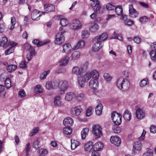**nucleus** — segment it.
Segmentation results:
<instances>
[{
  "instance_id": "nucleus-64",
  "label": "nucleus",
  "mask_w": 156,
  "mask_h": 156,
  "mask_svg": "<svg viewBox=\"0 0 156 156\" xmlns=\"http://www.w3.org/2000/svg\"><path fill=\"white\" fill-rule=\"evenodd\" d=\"M150 130L151 133H155L156 132V127L154 125H151L150 128Z\"/></svg>"
},
{
  "instance_id": "nucleus-42",
  "label": "nucleus",
  "mask_w": 156,
  "mask_h": 156,
  "mask_svg": "<svg viewBox=\"0 0 156 156\" xmlns=\"http://www.w3.org/2000/svg\"><path fill=\"white\" fill-rule=\"evenodd\" d=\"M63 130V133L67 135L70 134L72 132V129L69 126L64 128Z\"/></svg>"
},
{
  "instance_id": "nucleus-34",
  "label": "nucleus",
  "mask_w": 156,
  "mask_h": 156,
  "mask_svg": "<svg viewBox=\"0 0 156 156\" xmlns=\"http://www.w3.org/2000/svg\"><path fill=\"white\" fill-rule=\"evenodd\" d=\"M123 117L124 119L126 121H129L131 118V115L130 113H129L128 110L125 111L123 114Z\"/></svg>"
},
{
  "instance_id": "nucleus-38",
  "label": "nucleus",
  "mask_w": 156,
  "mask_h": 156,
  "mask_svg": "<svg viewBox=\"0 0 156 156\" xmlns=\"http://www.w3.org/2000/svg\"><path fill=\"white\" fill-rule=\"evenodd\" d=\"M115 12L118 15H121L122 13V9L121 6H117L115 8Z\"/></svg>"
},
{
  "instance_id": "nucleus-1",
  "label": "nucleus",
  "mask_w": 156,
  "mask_h": 156,
  "mask_svg": "<svg viewBox=\"0 0 156 156\" xmlns=\"http://www.w3.org/2000/svg\"><path fill=\"white\" fill-rule=\"evenodd\" d=\"M129 81L126 79L122 77L119 78L116 83L117 87L123 91H126L128 89L129 87Z\"/></svg>"
},
{
  "instance_id": "nucleus-61",
  "label": "nucleus",
  "mask_w": 156,
  "mask_h": 156,
  "mask_svg": "<svg viewBox=\"0 0 156 156\" xmlns=\"http://www.w3.org/2000/svg\"><path fill=\"white\" fill-rule=\"evenodd\" d=\"M94 12L93 13H92L90 15V17L91 19H94L95 18L97 15V12L98 11H99V10H98L97 9H94Z\"/></svg>"
},
{
  "instance_id": "nucleus-15",
  "label": "nucleus",
  "mask_w": 156,
  "mask_h": 156,
  "mask_svg": "<svg viewBox=\"0 0 156 156\" xmlns=\"http://www.w3.org/2000/svg\"><path fill=\"white\" fill-rule=\"evenodd\" d=\"M83 68H80L78 66L74 67L72 70V73L76 75H80L83 73Z\"/></svg>"
},
{
  "instance_id": "nucleus-19",
  "label": "nucleus",
  "mask_w": 156,
  "mask_h": 156,
  "mask_svg": "<svg viewBox=\"0 0 156 156\" xmlns=\"http://www.w3.org/2000/svg\"><path fill=\"white\" fill-rule=\"evenodd\" d=\"M108 37V34L106 33H103L99 36H97L95 38L98 42L101 43L102 41H105Z\"/></svg>"
},
{
  "instance_id": "nucleus-48",
  "label": "nucleus",
  "mask_w": 156,
  "mask_h": 156,
  "mask_svg": "<svg viewBox=\"0 0 156 156\" xmlns=\"http://www.w3.org/2000/svg\"><path fill=\"white\" fill-rule=\"evenodd\" d=\"M90 35V32L87 30H83L82 32V38H88Z\"/></svg>"
},
{
  "instance_id": "nucleus-4",
  "label": "nucleus",
  "mask_w": 156,
  "mask_h": 156,
  "mask_svg": "<svg viewBox=\"0 0 156 156\" xmlns=\"http://www.w3.org/2000/svg\"><path fill=\"white\" fill-rule=\"evenodd\" d=\"M65 31L58 33L55 36V43L57 44H60L62 43L64 41V37L63 34Z\"/></svg>"
},
{
  "instance_id": "nucleus-51",
  "label": "nucleus",
  "mask_w": 156,
  "mask_h": 156,
  "mask_svg": "<svg viewBox=\"0 0 156 156\" xmlns=\"http://www.w3.org/2000/svg\"><path fill=\"white\" fill-rule=\"evenodd\" d=\"M50 73L49 70H48L44 72L40 76V78L41 80H43L45 79L47 75Z\"/></svg>"
},
{
  "instance_id": "nucleus-20",
  "label": "nucleus",
  "mask_w": 156,
  "mask_h": 156,
  "mask_svg": "<svg viewBox=\"0 0 156 156\" xmlns=\"http://www.w3.org/2000/svg\"><path fill=\"white\" fill-rule=\"evenodd\" d=\"M8 40L5 37H2L0 40V47L3 46L5 48L8 47Z\"/></svg>"
},
{
  "instance_id": "nucleus-11",
  "label": "nucleus",
  "mask_w": 156,
  "mask_h": 156,
  "mask_svg": "<svg viewBox=\"0 0 156 156\" xmlns=\"http://www.w3.org/2000/svg\"><path fill=\"white\" fill-rule=\"evenodd\" d=\"M40 12L38 10L35 9L32 12L31 14V18L34 20H37L40 19V17L41 15Z\"/></svg>"
},
{
  "instance_id": "nucleus-29",
  "label": "nucleus",
  "mask_w": 156,
  "mask_h": 156,
  "mask_svg": "<svg viewBox=\"0 0 156 156\" xmlns=\"http://www.w3.org/2000/svg\"><path fill=\"white\" fill-rule=\"evenodd\" d=\"M72 47L71 44L69 43H67L63 46V50L62 52L63 53H68L69 52L71 49Z\"/></svg>"
},
{
  "instance_id": "nucleus-24",
  "label": "nucleus",
  "mask_w": 156,
  "mask_h": 156,
  "mask_svg": "<svg viewBox=\"0 0 156 156\" xmlns=\"http://www.w3.org/2000/svg\"><path fill=\"white\" fill-rule=\"evenodd\" d=\"M85 45V42L83 40L80 41L73 48V49L77 50L83 47Z\"/></svg>"
},
{
  "instance_id": "nucleus-56",
  "label": "nucleus",
  "mask_w": 156,
  "mask_h": 156,
  "mask_svg": "<svg viewBox=\"0 0 156 156\" xmlns=\"http://www.w3.org/2000/svg\"><path fill=\"white\" fill-rule=\"evenodd\" d=\"M26 95L25 91L24 90H22L19 91L18 97L20 98H22L25 97Z\"/></svg>"
},
{
  "instance_id": "nucleus-44",
  "label": "nucleus",
  "mask_w": 156,
  "mask_h": 156,
  "mask_svg": "<svg viewBox=\"0 0 156 156\" xmlns=\"http://www.w3.org/2000/svg\"><path fill=\"white\" fill-rule=\"evenodd\" d=\"M48 153V151L46 149L41 148L39 149V154L40 156H44Z\"/></svg>"
},
{
  "instance_id": "nucleus-2",
  "label": "nucleus",
  "mask_w": 156,
  "mask_h": 156,
  "mask_svg": "<svg viewBox=\"0 0 156 156\" xmlns=\"http://www.w3.org/2000/svg\"><path fill=\"white\" fill-rule=\"evenodd\" d=\"M90 78V74L89 72H87L81 78L78 77V81L80 86L81 87H83L84 86L85 83L87 82Z\"/></svg>"
},
{
  "instance_id": "nucleus-49",
  "label": "nucleus",
  "mask_w": 156,
  "mask_h": 156,
  "mask_svg": "<svg viewBox=\"0 0 156 156\" xmlns=\"http://www.w3.org/2000/svg\"><path fill=\"white\" fill-rule=\"evenodd\" d=\"M148 83V81L147 79H144L140 82V85L141 87H144Z\"/></svg>"
},
{
  "instance_id": "nucleus-59",
  "label": "nucleus",
  "mask_w": 156,
  "mask_h": 156,
  "mask_svg": "<svg viewBox=\"0 0 156 156\" xmlns=\"http://www.w3.org/2000/svg\"><path fill=\"white\" fill-rule=\"evenodd\" d=\"M17 43H16L14 42L9 41L8 42V47L10 46V48H13V47H14L16 45H17Z\"/></svg>"
},
{
  "instance_id": "nucleus-22",
  "label": "nucleus",
  "mask_w": 156,
  "mask_h": 156,
  "mask_svg": "<svg viewBox=\"0 0 156 156\" xmlns=\"http://www.w3.org/2000/svg\"><path fill=\"white\" fill-rule=\"evenodd\" d=\"M101 44V43L97 41V42L93 45L92 47V50L95 52L98 51L102 47Z\"/></svg>"
},
{
  "instance_id": "nucleus-21",
  "label": "nucleus",
  "mask_w": 156,
  "mask_h": 156,
  "mask_svg": "<svg viewBox=\"0 0 156 156\" xmlns=\"http://www.w3.org/2000/svg\"><path fill=\"white\" fill-rule=\"evenodd\" d=\"M104 147L103 144L101 142L96 143L93 146L94 151H98Z\"/></svg>"
},
{
  "instance_id": "nucleus-18",
  "label": "nucleus",
  "mask_w": 156,
  "mask_h": 156,
  "mask_svg": "<svg viewBox=\"0 0 156 156\" xmlns=\"http://www.w3.org/2000/svg\"><path fill=\"white\" fill-rule=\"evenodd\" d=\"M73 123V120L70 117H67L63 121V124L69 127L72 126Z\"/></svg>"
},
{
  "instance_id": "nucleus-25",
  "label": "nucleus",
  "mask_w": 156,
  "mask_h": 156,
  "mask_svg": "<svg viewBox=\"0 0 156 156\" xmlns=\"http://www.w3.org/2000/svg\"><path fill=\"white\" fill-rule=\"evenodd\" d=\"M75 97V93L73 92H69L67 93L65 96V99L67 101H71Z\"/></svg>"
},
{
  "instance_id": "nucleus-58",
  "label": "nucleus",
  "mask_w": 156,
  "mask_h": 156,
  "mask_svg": "<svg viewBox=\"0 0 156 156\" xmlns=\"http://www.w3.org/2000/svg\"><path fill=\"white\" fill-rule=\"evenodd\" d=\"M152 53L151 54V51H150V55L151 59L153 61L156 62V52Z\"/></svg>"
},
{
  "instance_id": "nucleus-54",
  "label": "nucleus",
  "mask_w": 156,
  "mask_h": 156,
  "mask_svg": "<svg viewBox=\"0 0 156 156\" xmlns=\"http://www.w3.org/2000/svg\"><path fill=\"white\" fill-rule=\"evenodd\" d=\"M151 54L154 52H156V42L152 43L151 45Z\"/></svg>"
},
{
  "instance_id": "nucleus-26",
  "label": "nucleus",
  "mask_w": 156,
  "mask_h": 156,
  "mask_svg": "<svg viewBox=\"0 0 156 156\" xmlns=\"http://www.w3.org/2000/svg\"><path fill=\"white\" fill-rule=\"evenodd\" d=\"M89 131L88 128H83L81 133V136L82 140L85 139L88 135Z\"/></svg>"
},
{
  "instance_id": "nucleus-35",
  "label": "nucleus",
  "mask_w": 156,
  "mask_h": 156,
  "mask_svg": "<svg viewBox=\"0 0 156 156\" xmlns=\"http://www.w3.org/2000/svg\"><path fill=\"white\" fill-rule=\"evenodd\" d=\"M69 58L68 56H66L62 58L60 61V65L61 66H66L68 63Z\"/></svg>"
},
{
  "instance_id": "nucleus-16",
  "label": "nucleus",
  "mask_w": 156,
  "mask_h": 156,
  "mask_svg": "<svg viewBox=\"0 0 156 156\" xmlns=\"http://www.w3.org/2000/svg\"><path fill=\"white\" fill-rule=\"evenodd\" d=\"M98 86V82L97 80L91 79L89 83V87L91 89H96Z\"/></svg>"
},
{
  "instance_id": "nucleus-53",
  "label": "nucleus",
  "mask_w": 156,
  "mask_h": 156,
  "mask_svg": "<svg viewBox=\"0 0 156 156\" xmlns=\"http://www.w3.org/2000/svg\"><path fill=\"white\" fill-rule=\"evenodd\" d=\"M150 19L145 16H144L140 18V21L142 23H145L148 21Z\"/></svg>"
},
{
  "instance_id": "nucleus-41",
  "label": "nucleus",
  "mask_w": 156,
  "mask_h": 156,
  "mask_svg": "<svg viewBox=\"0 0 156 156\" xmlns=\"http://www.w3.org/2000/svg\"><path fill=\"white\" fill-rule=\"evenodd\" d=\"M153 152L152 150L148 148L147 149V152L144 153L142 156H153Z\"/></svg>"
},
{
  "instance_id": "nucleus-46",
  "label": "nucleus",
  "mask_w": 156,
  "mask_h": 156,
  "mask_svg": "<svg viewBox=\"0 0 156 156\" xmlns=\"http://www.w3.org/2000/svg\"><path fill=\"white\" fill-rule=\"evenodd\" d=\"M29 51H30V53L28 54V56H29L30 55L34 56L36 53V52H35V49L31 46H30L29 48Z\"/></svg>"
},
{
  "instance_id": "nucleus-62",
  "label": "nucleus",
  "mask_w": 156,
  "mask_h": 156,
  "mask_svg": "<svg viewBox=\"0 0 156 156\" xmlns=\"http://www.w3.org/2000/svg\"><path fill=\"white\" fill-rule=\"evenodd\" d=\"M27 62L26 61H22L20 64V66L21 68H25L27 67Z\"/></svg>"
},
{
  "instance_id": "nucleus-37",
  "label": "nucleus",
  "mask_w": 156,
  "mask_h": 156,
  "mask_svg": "<svg viewBox=\"0 0 156 156\" xmlns=\"http://www.w3.org/2000/svg\"><path fill=\"white\" fill-rule=\"evenodd\" d=\"M43 88L42 86L40 84H38L34 88L35 92L37 93L40 94L43 92Z\"/></svg>"
},
{
  "instance_id": "nucleus-45",
  "label": "nucleus",
  "mask_w": 156,
  "mask_h": 156,
  "mask_svg": "<svg viewBox=\"0 0 156 156\" xmlns=\"http://www.w3.org/2000/svg\"><path fill=\"white\" fill-rule=\"evenodd\" d=\"M5 83L6 87L8 88H10L12 86L11 81L9 77L5 79Z\"/></svg>"
},
{
  "instance_id": "nucleus-57",
  "label": "nucleus",
  "mask_w": 156,
  "mask_h": 156,
  "mask_svg": "<svg viewBox=\"0 0 156 156\" xmlns=\"http://www.w3.org/2000/svg\"><path fill=\"white\" fill-rule=\"evenodd\" d=\"M103 77L107 81H109L112 79L111 77L108 73H105L104 74Z\"/></svg>"
},
{
  "instance_id": "nucleus-9",
  "label": "nucleus",
  "mask_w": 156,
  "mask_h": 156,
  "mask_svg": "<svg viewBox=\"0 0 156 156\" xmlns=\"http://www.w3.org/2000/svg\"><path fill=\"white\" fill-rule=\"evenodd\" d=\"M110 140L112 144L117 146H119L121 142V139L116 136H112Z\"/></svg>"
},
{
  "instance_id": "nucleus-23",
  "label": "nucleus",
  "mask_w": 156,
  "mask_h": 156,
  "mask_svg": "<svg viewBox=\"0 0 156 156\" xmlns=\"http://www.w3.org/2000/svg\"><path fill=\"white\" fill-rule=\"evenodd\" d=\"M61 100V98L60 96L58 95L55 97L54 101L55 105L58 106L62 105V103Z\"/></svg>"
},
{
  "instance_id": "nucleus-28",
  "label": "nucleus",
  "mask_w": 156,
  "mask_h": 156,
  "mask_svg": "<svg viewBox=\"0 0 156 156\" xmlns=\"http://www.w3.org/2000/svg\"><path fill=\"white\" fill-rule=\"evenodd\" d=\"M89 73L90 74L91 77L92 76V79L97 80L99 78V74L97 70H94Z\"/></svg>"
},
{
  "instance_id": "nucleus-12",
  "label": "nucleus",
  "mask_w": 156,
  "mask_h": 156,
  "mask_svg": "<svg viewBox=\"0 0 156 156\" xmlns=\"http://www.w3.org/2000/svg\"><path fill=\"white\" fill-rule=\"evenodd\" d=\"M91 2V6L93 9L100 10L101 8L99 0H90Z\"/></svg>"
},
{
  "instance_id": "nucleus-47",
  "label": "nucleus",
  "mask_w": 156,
  "mask_h": 156,
  "mask_svg": "<svg viewBox=\"0 0 156 156\" xmlns=\"http://www.w3.org/2000/svg\"><path fill=\"white\" fill-rule=\"evenodd\" d=\"M98 29V25L97 24H95L91 27L90 28V30L91 32H94L97 31Z\"/></svg>"
},
{
  "instance_id": "nucleus-55",
  "label": "nucleus",
  "mask_w": 156,
  "mask_h": 156,
  "mask_svg": "<svg viewBox=\"0 0 156 156\" xmlns=\"http://www.w3.org/2000/svg\"><path fill=\"white\" fill-rule=\"evenodd\" d=\"M46 87L49 90L53 88L54 87L51 82H47L46 84Z\"/></svg>"
},
{
  "instance_id": "nucleus-6",
  "label": "nucleus",
  "mask_w": 156,
  "mask_h": 156,
  "mask_svg": "<svg viewBox=\"0 0 156 156\" xmlns=\"http://www.w3.org/2000/svg\"><path fill=\"white\" fill-rule=\"evenodd\" d=\"M135 110L136 116L137 119H141L145 117V113L138 106H136Z\"/></svg>"
},
{
  "instance_id": "nucleus-60",
  "label": "nucleus",
  "mask_w": 156,
  "mask_h": 156,
  "mask_svg": "<svg viewBox=\"0 0 156 156\" xmlns=\"http://www.w3.org/2000/svg\"><path fill=\"white\" fill-rule=\"evenodd\" d=\"M14 49L12 48H9L5 51V55H9L10 54L12 53Z\"/></svg>"
},
{
  "instance_id": "nucleus-43",
  "label": "nucleus",
  "mask_w": 156,
  "mask_h": 156,
  "mask_svg": "<svg viewBox=\"0 0 156 156\" xmlns=\"http://www.w3.org/2000/svg\"><path fill=\"white\" fill-rule=\"evenodd\" d=\"M60 23L62 27H65L69 24V21L66 18H62L60 20Z\"/></svg>"
},
{
  "instance_id": "nucleus-17",
  "label": "nucleus",
  "mask_w": 156,
  "mask_h": 156,
  "mask_svg": "<svg viewBox=\"0 0 156 156\" xmlns=\"http://www.w3.org/2000/svg\"><path fill=\"white\" fill-rule=\"evenodd\" d=\"M44 9L49 12L54 11L55 10V6L52 4L48 3L44 5Z\"/></svg>"
},
{
  "instance_id": "nucleus-40",
  "label": "nucleus",
  "mask_w": 156,
  "mask_h": 156,
  "mask_svg": "<svg viewBox=\"0 0 156 156\" xmlns=\"http://www.w3.org/2000/svg\"><path fill=\"white\" fill-rule=\"evenodd\" d=\"M11 25L9 26V28L10 29L12 30L15 27V25L16 23V20L14 17H12L11 19Z\"/></svg>"
},
{
  "instance_id": "nucleus-52",
  "label": "nucleus",
  "mask_w": 156,
  "mask_h": 156,
  "mask_svg": "<svg viewBox=\"0 0 156 156\" xmlns=\"http://www.w3.org/2000/svg\"><path fill=\"white\" fill-rule=\"evenodd\" d=\"M115 7L113 4L108 3L106 5V9L109 11L114 10Z\"/></svg>"
},
{
  "instance_id": "nucleus-63",
  "label": "nucleus",
  "mask_w": 156,
  "mask_h": 156,
  "mask_svg": "<svg viewBox=\"0 0 156 156\" xmlns=\"http://www.w3.org/2000/svg\"><path fill=\"white\" fill-rule=\"evenodd\" d=\"M125 23L126 25L129 26H131L133 24V21L129 20H127L125 22Z\"/></svg>"
},
{
  "instance_id": "nucleus-14",
  "label": "nucleus",
  "mask_w": 156,
  "mask_h": 156,
  "mask_svg": "<svg viewBox=\"0 0 156 156\" xmlns=\"http://www.w3.org/2000/svg\"><path fill=\"white\" fill-rule=\"evenodd\" d=\"M129 13L130 16L132 18L136 17L138 13L136 10L134 8L133 4L129 5Z\"/></svg>"
},
{
  "instance_id": "nucleus-10",
  "label": "nucleus",
  "mask_w": 156,
  "mask_h": 156,
  "mask_svg": "<svg viewBox=\"0 0 156 156\" xmlns=\"http://www.w3.org/2000/svg\"><path fill=\"white\" fill-rule=\"evenodd\" d=\"M50 42V40H45L43 41H40L38 39H34L32 42L33 44L36 45L38 47L42 46L45 44L49 43Z\"/></svg>"
},
{
  "instance_id": "nucleus-5",
  "label": "nucleus",
  "mask_w": 156,
  "mask_h": 156,
  "mask_svg": "<svg viewBox=\"0 0 156 156\" xmlns=\"http://www.w3.org/2000/svg\"><path fill=\"white\" fill-rule=\"evenodd\" d=\"M83 111V109L82 108L81 105H78L72 108L71 109V112L72 115L77 116L80 114Z\"/></svg>"
},
{
  "instance_id": "nucleus-7",
  "label": "nucleus",
  "mask_w": 156,
  "mask_h": 156,
  "mask_svg": "<svg viewBox=\"0 0 156 156\" xmlns=\"http://www.w3.org/2000/svg\"><path fill=\"white\" fill-rule=\"evenodd\" d=\"M68 83L65 81L61 80L58 82V88L61 91L64 92L68 87Z\"/></svg>"
},
{
  "instance_id": "nucleus-30",
  "label": "nucleus",
  "mask_w": 156,
  "mask_h": 156,
  "mask_svg": "<svg viewBox=\"0 0 156 156\" xmlns=\"http://www.w3.org/2000/svg\"><path fill=\"white\" fill-rule=\"evenodd\" d=\"M80 52L79 51H76L74 52L71 56V60H75L78 59L80 56Z\"/></svg>"
},
{
  "instance_id": "nucleus-13",
  "label": "nucleus",
  "mask_w": 156,
  "mask_h": 156,
  "mask_svg": "<svg viewBox=\"0 0 156 156\" xmlns=\"http://www.w3.org/2000/svg\"><path fill=\"white\" fill-rule=\"evenodd\" d=\"M111 116L112 120L113 122H115L117 120V119L119 122H121V118L122 115L119 113L114 111L111 114Z\"/></svg>"
},
{
  "instance_id": "nucleus-31",
  "label": "nucleus",
  "mask_w": 156,
  "mask_h": 156,
  "mask_svg": "<svg viewBox=\"0 0 156 156\" xmlns=\"http://www.w3.org/2000/svg\"><path fill=\"white\" fill-rule=\"evenodd\" d=\"M103 106L101 103L99 104L95 108V112L96 114L98 115H100L102 112V109Z\"/></svg>"
},
{
  "instance_id": "nucleus-3",
  "label": "nucleus",
  "mask_w": 156,
  "mask_h": 156,
  "mask_svg": "<svg viewBox=\"0 0 156 156\" xmlns=\"http://www.w3.org/2000/svg\"><path fill=\"white\" fill-rule=\"evenodd\" d=\"M102 128L99 125H94L92 127V132L96 138H99L102 135Z\"/></svg>"
},
{
  "instance_id": "nucleus-33",
  "label": "nucleus",
  "mask_w": 156,
  "mask_h": 156,
  "mask_svg": "<svg viewBox=\"0 0 156 156\" xmlns=\"http://www.w3.org/2000/svg\"><path fill=\"white\" fill-rule=\"evenodd\" d=\"M75 99L76 101H82L84 99L85 95L83 93H80L77 94L76 96L75 95Z\"/></svg>"
},
{
  "instance_id": "nucleus-39",
  "label": "nucleus",
  "mask_w": 156,
  "mask_h": 156,
  "mask_svg": "<svg viewBox=\"0 0 156 156\" xmlns=\"http://www.w3.org/2000/svg\"><path fill=\"white\" fill-rule=\"evenodd\" d=\"M17 67V66L16 65H11L8 66L7 70L9 72H12L15 71Z\"/></svg>"
},
{
  "instance_id": "nucleus-27",
  "label": "nucleus",
  "mask_w": 156,
  "mask_h": 156,
  "mask_svg": "<svg viewBox=\"0 0 156 156\" xmlns=\"http://www.w3.org/2000/svg\"><path fill=\"white\" fill-rule=\"evenodd\" d=\"M71 148L74 150L80 145V143L78 141L73 139L71 140Z\"/></svg>"
},
{
  "instance_id": "nucleus-36",
  "label": "nucleus",
  "mask_w": 156,
  "mask_h": 156,
  "mask_svg": "<svg viewBox=\"0 0 156 156\" xmlns=\"http://www.w3.org/2000/svg\"><path fill=\"white\" fill-rule=\"evenodd\" d=\"M93 143L92 142H89L86 144L84 146L85 150L86 151H88L91 150L93 148Z\"/></svg>"
},
{
  "instance_id": "nucleus-8",
  "label": "nucleus",
  "mask_w": 156,
  "mask_h": 156,
  "mask_svg": "<svg viewBox=\"0 0 156 156\" xmlns=\"http://www.w3.org/2000/svg\"><path fill=\"white\" fill-rule=\"evenodd\" d=\"M71 27L73 30H77L82 28V25L81 22L77 20H74L73 21L71 24Z\"/></svg>"
},
{
  "instance_id": "nucleus-32",
  "label": "nucleus",
  "mask_w": 156,
  "mask_h": 156,
  "mask_svg": "<svg viewBox=\"0 0 156 156\" xmlns=\"http://www.w3.org/2000/svg\"><path fill=\"white\" fill-rule=\"evenodd\" d=\"M142 144L140 141H137L135 143L133 147V152L134 153L135 150H141L142 148Z\"/></svg>"
},
{
  "instance_id": "nucleus-50",
  "label": "nucleus",
  "mask_w": 156,
  "mask_h": 156,
  "mask_svg": "<svg viewBox=\"0 0 156 156\" xmlns=\"http://www.w3.org/2000/svg\"><path fill=\"white\" fill-rule=\"evenodd\" d=\"M31 148V147L30 146V143L28 142L27 144L26 147L24 149V150H25L26 152V156H28L29 153Z\"/></svg>"
}]
</instances>
